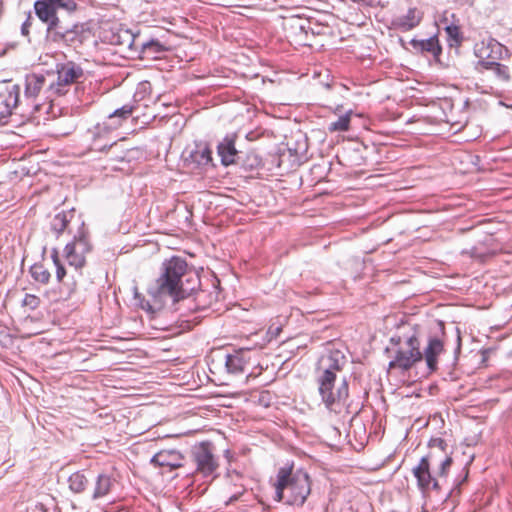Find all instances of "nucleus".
<instances>
[{"label":"nucleus","mask_w":512,"mask_h":512,"mask_svg":"<svg viewBox=\"0 0 512 512\" xmlns=\"http://www.w3.org/2000/svg\"><path fill=\"white\" fill-rule=\"evenodd\" d=\"M187 269L186 261L180 257H172L162 263L160 276L148 287V294L155 305L161 306L167 299L178 302L196 292L200 279Z\"/></svg>","instance_id":"obj_1"},{"label":"nucleus","mask_w":512,"mask_h":512,"mask_svg":"<svg viewBox=\"0 0 512 512\" xmlns=\"http://www.w3.org/2000/svg\"><path fill=\"white\" fill-rule=\"evenodd\" d=\"M310 492V478L306 472L297 470L292 473L290 469H279L275 484V500L288 505L302 506Z\"/></svg>","instance_id":"obj_2"},{"label":"nucleus","mask_w":512,"mask_h":512,"mask_svg":"<svg viewBox=\"0 0 512 512\" xmlns=\"http://www.w3.org/2000/svg\"><path fill=\"white\" fill-rule=\"evenodd\" d=\"M133 111V107L130 105H124L123 107L115 110L111 113L106 120L101 123H97L92 129L88 131L92 138V149L96 151H104L106 148H111L115 145V142L105 141L103 144L101 140H106L108 135L115 129H117L123 120H126Z\"/></svg>","instance_id":"obj_3"},{"label":"nucleus","mask_w":512,"mask_h":512,"mask_svg":"<svg viewBox=\"0 0 512 512\" xmlns=\"http://www.w3.org/2000/svg\"><path fill=\"white\" fill-rule=\"evenodd\" d=\"M318 393L322 403L330 412L340 413L348 398L349 390L345 379L336 382V379L316 378Z\"/></svg>","instance_id":"obj_4"},{"label":"nucleus","mask_w":512,"mask_h":512,"mask_svg":"<svg viewBox=\"0 0 512 512\" xmlns=\"http://www.w3.org/2000/svg\"><path fill=\"white\" fill-rule=\"evenodd\" d=\"M397 344L398 350L395 357L389 363L390 369H400L402 371L409 370L415 363L423 359L420 350V341L415 335L407 337L403 342L399 339Z\"/></svg>","instance_id":"obj_5"},{"label":"nucleus","mask_w":512,"mask_h":512,"mask_svg":"<svg viewBox=\"0 0 512 512\" xmlns=\"http://www.w3.org/2000/svg\"><path fill=\"white\" fill-rule=\"evenodd\" d=\"M56 73L57 79L48 85V90L58 96L66 94L68 88L79 83L85 75L82 67L73 61L57 64Z\"/></svg>","instance_id":"obj_6"},{"label":"nucleus","mask_w":512,"mask_h":512,"mask_svg":"<svg viewBox=\"0 0 512 512\" xmlns=\"http://www.w3.org/2000/svg\"><path fill=\"white\" fill-rule=\"evenodd\" d=\"M434 465L438 466L437 455L432 453L422 457L419 463L412 469L413 476L417 480V486L423 493L430 490L439 491L441 488V485L437 480V477H441L437 475V471L435 472V475H432L431 473V466Z\"/></svg>","instance_id":"obj_7"},{"label":"nucleus","mask_w":512,"mask_h":512,"mask_svg":"<svg viewBox=\"0 0 512 512\" xmlns=\"http://www.w3.org/2000/svg\"><path fill=\"white\" fill-rule=\"evenodd\" d=\"M504 51L505 47L491 37L477 42L474 46V54L478 58L476 70L482 72L483 68L498 62Z\"/></svg>","instance_id":"obj_8"},{"label":"nucleus","mask_w":512,"mask_h":512,"mask_svg":"<svg viewBox=\"0 0 512 512\" xmlns=\"http://www.w3.org/2000/svg\"><path fill=\"white\" fill-rule=\"evenodd\" d=\"M89 251L90 243L84 229V223H82L80 231L74 236L73 241L66 244L64 255L70 266L80 269L84 266L85 256Z\"/></svg>","instance_id":"obj_9"},{"label":"nucleus","mask_w":512,"mask_h":512,"mask_svg":"<svg viewBox=\"0 0 512 512\" xmlns=\"http://www.w3.org/2000/svg\"><path fill=\"white\" fill-rule=\"evenodd\" d=\"M193 460L197 466V472L203 476H213L218 469V462L213 454V447L209 442H201L193 447Z\"/></svg>","instance_id":"obj_10"},{"label":"nucleus","mask_w":512,"mask_h":512,"mask_svg":"<svg viewBox=\"0 0 512 512\" xmlns=\"http://www.w3.org/2000/svg\"><path fill=\"white\" fill-rule=\"evenodd\" d=\"M345 363V356L339 350L323 354L318 360L316 378L337 379V372L342 370Z\"/></svg>","instance_id":"obj_11"},{"label":"nucleus","mask_w":512,"mask_h":512,"mask_svg":"<svg viewBox=\"0 0 512 512\" xmlns=\"http://www.w3.org/2000/svg\"><path fill=\"white\" fill-rule=\"evenodd\" d=\"M45 41L46 44L50 46L72 47L81 43V34L77 25L72 28H63L59 25L53 31H50V33H46Z\"/></svg>","instance_id":"obj_12"},{"label":"nucleus","mask_w":512,"mask_h":512,"mask_svg":"<svg viewBox=\"0 0 512 512\" xmlns=\"http://www.w3.org/2000/svg\"><path fill=\"white\" fill-rule=\"evenodd\" d=\"M429 453H434L437 455V463H438V469H437V475H439L441 478H446L448 471L452 465V457L450 453H448L447 448L448 445L442 438H432L429 441Z\"/></svg>","instance_id":"obj_13"},{"label":"nucleus","mask_w":512,"mask_h":512,"mask_svg":"<svg viewBox=\"0 0 512 512\" xmlns=\"http://www.w3.org/2000/svg\"><path fill=\"white\" fill-rule=\"evenodd\" d=\"M20 95V87L16 84L0 86V123L4 122L16 108Z\"/></svg>","instance_id":"obj_14"},{"label":"nucleus","mask_w":512,"mask_h":512,"mask_svg":"<svg viewBox=\"0 0 512 512\" xmlns=\"http://www.w3.org/2000/svg\"><path fill=\"white\" fill-rule=\"evenodd\" d=\"M33 7L38 19L47 25L46 33H50V31H53L60 25V19L57 15V10L60 9L58 5L43 0H37L34 2Z\"/></svg>","instance_id":"obj_15"},{"label":"nucleus","mask_w":512,"mask_h":512,"mask_svg":"<svg viewBox=\"0 0 512 512\" xmlns=\"http://www.w3.org/2000/svg\"><path fill=\"white\" fill-rule=\"evenodd\" d=\"M444 351L443 342L437 337L429 338L428 345L422 352L426 361L429 373L436 371L438 365V356Z\"/></svg>","instance_id":"obj_16"},{"label":"nucleus","mask_w":512,"mask_h":512,"mask_svg":"<svg viewBox=\"0 0 512 512\" xmlns=\"http://www.w3.org/2000/svg\"><path fill=\"white\" fill-rule=\"evenodd\" d=\"M183 456L179 451L176 450H162L156 453L151 463L159 467H169L171 470L180 468L182 464Z\"/></svg>","instance_id":"obj_17"},{"label":"nucleus","mask_w":512,"mask_h":512,"mask_svg":"<svg viewBox=\"0 0 512 512\" xmlns=\"http://www.w3.org/2000/svg\"><path fill=\"white\" fill-rule=\"evenodd\" d=\"M248 353L249 349H239L232 354H227L225 360L227 371L235 375L243 373L249 360Z\"/></svg>","instance_id":"obj_18"},{"label":"nucleus","mask_w":512,"mask_h":512,"mask_svg":"<svg viewBox=\"0 0 512 512\" xmlns=\"http://www.w3.org/2000/svg\"><path fill=\"white\" fill-rule=\"evenodd\" d=\"M116 480L107 473H100L94 482L92 499L98 500L107 497L115 487Z\"/></svg>","instance_id":"obj_19"},{"label":"nucleus","mask_w":512,"mask_h":512,"mask_svg":"<svg viewBox=\"0 0 512 512\" xmlns=\"http://www.w3.org/2000/svg\"><path fill=\"white\" fill-rule=\"evenodd\" d=\"M422 19V14L416 8H410L405 15L396 17L392 24L403 32L410 31L417 27Z\"/></svg>","instance_id":"obj_20"},{"label":"nucleus","mask_w":512,"mask_h":512,"mask_svg":"<svg viewBox=\"0 0 512 512\" xmlns=\"http://www.w3.org/2000/svg\"><path fill=\"white\" fill-rule=\"evenodd\" d=\"M217 150L223 165L228 166L236 162L238 151L235 148V142L232 138H224L223 141L218 144Z\"/></svg>","instance_id":"obj_21"},{"label":"nucleus","mask_w":512,"mask_h":512,"mask_svg":"<svg viewBox=\"0 0 512 512\" xmlns=\"http://www.w3.org/2000/svg\"><path fill=\"white\" fill-rule=\"evenodd\" d=\"M46 83V78L42 74H30L25 78V96L35 98Z\"/></svg>","instance_id":"obj_22"},{"label":"nucleus","mask_w":512,"mask_h":512,"mask_svg":"<svg viewBox=\"0 0 512 512\" xmlns=\"http://www.w3.org/2000/svg\"><path fill=\"white\" fill-rule=\"evenodd\" d=\"M410 43L415 50L420 52H429L434 57H438L442 52L441 46L439 45V41L436 37H430L424 40L412 39Z\"/></svg>","instance_id":"obj_23"},{"label":"nucleus","mask_w":512,"mask_h":512,"mask_svg":"<svg viewBox=\"0 0 512 512\" xmlns=\"http://www.w3.org/2000/svg\"><path fill=\"white\" fill-rule=\"evenodd\" d=\"M483 70L490 71L498 83H507L510 80V72L508 67L499 62H494V64L483 68Z\"/></svg>","instance_id":"obj_24"},{"label":"nucleus","mask_w":512,"mask_h":512,"mask_svg":"<svg viewBox=\"0 0 512 512\" xmlns=\"http://www.w3.org/2000/svg\"><path fill=\"white\" fill-rule=\"evenodd\" d=\"M118 44L126 46L130 50H139L141 38L138 35L133 34L129 30H122L118 35Z\"/></svg>","instance_id":"obj_25"},{"label":"nucleus","mask_w":512,"mask_h":512,"mask_svg":"<svg viewBox=\"0 0 512 512\" xmlns=\"http://www.w3.org/2000/svg\"><path fill=\"white\" fill-rule=\"evenodd\" d=\"M68 483H69V488L71 491H73L74 493H81L86 489L87 484H88V479L82 472L78 471V472L73 473L69 477Z\"/></svg>","instance_id":"obj_26"},{"label":"nucleus","mask_w":512,"mask_h":512,"mask_svg":"<svg viewBox=\"0 0 512 512\" xmlns=\"http://www.w3.org/2000/svg\"><path fill=\"white\" fill-rule=\"evenodd\" d=\"M139 49L143 54L142 57H148L163 52L164 46L157 40L143 41L141 39Z\"/></svg>","instance_id":"obj_27"},{"label":"nucleus","mask_w":512,"mask_h":512,"mask_svg":"<svg viewBox=\"0 0 512 512\" xmlns=\"http://www.w3.org/2000/svg\"><path fill=\"white\" fill-rule=\"evenodd\" d=\"M352 110L347 111L344 115H341L336 121H332L328 125L330 132H344L350 127Z\"/></svg>","instance_id":"obj_28"},{"label":"nucleus","mask_w":512,"mask_h":512,"mask_svg":"<svg viewBox=\"0 0 512 512\" xmlns=\"http://www.w3.org/2000/svg\"><path fill=\"white\" fill-rule=\"evenodd\" d=\"M33 279L42 284H47L50 279V272L42 264H34L30 268Z\"/></svg>","instance_id":"obj_29"},{"label":"nucleus","mask_w":512,"mask_h":512,"mask_svg":"<svg viewBox=\"0 0 512 512\" xmlns=\"http://www.w3.org/2000/svg\"><path fill=\"white\" fill-rule=\"evenodd\" d=\"M191 157L198 165H207L212 160L211 150L206 146L192 152Z\"/></svg>","instance_id":"obj_30"},{"label":"nucleus","mask_w":512,"mask_h":512,"mask_svg":"<svg viewBox=\"0 0 512 512\" xmlns=\"http://www.w3.org/2000/svg\"><path fill=\"white\" fill-rule=\"evenodd\" d=\"M68 223H69V219L67 218V214L66 213H58L53 218V220L51 222V227L57 234H60L67 228Z\"/></svg>","instance_id":"obj_31"},{"label":"nucleus","mask_w":512,"mask_h":512,"mask_svg":"<svg viewBox=\"0 0 512 512\" xmlns=\"http://www.w3.org/2000/svg\"><path fill=\"white\" fill-rule=\"evenodd\" d=\"M51 258L53 260L54 265L56 266V278L58 281H62L64 276L66 275V270L60 262L58 250L56 248L52 250Z\"/></svg>","instance_id":"obj_32"},{"label":"nucleus","mask_w":512,"mask_h":512,"mask_svg":"<svg viewBox=\"0 0 512 512\" xmlns=\"http://www.w3.org/2000/svg\"><path fill=\"white\" fill-rule=\"evenodd\" d=\"M23 306L29 307L30 309L34 310L39 307L40 305V299L32 294H26L23 301Z\"/></svg>","instance_id":"obj_33"},{"label":"nucleus","mask_w":512,"mask_h":512,"mask_svg":"<svg viewBox=\"0 0 512 512\" xmlns=\"http://www.w3.org/2000/svg\"><path fill=\"white\" fill-rule=\"evenodd\" d=\"M445 31L447 32L448 36L456 41L460 39V32L459 27L454 24H449L445 26Z\"/></svg>","instance_id":"obj_34"},{"label":"nucleus","mask_w":512,"mask_h":512,"mask_svg":"<svg viewBox=\"0 0 512 512\" xmlns=\"http://www.w3.org/2000/svg\"><path fill=\"white\" fill-rule=\"evenodd\" d=\"M32 21H33V17L31 15V12H29L28 15H27L26 20L24 21V23L22 24V27H21L22 35H24V36H28L29 35V29H30V27L32 25Z\"/></svg>","instance_id":"obj_35"},{"label":"nucleus","mask_w":512,"mask_h":512,"mask_svg":"<svg viewBox=\"0 0 512 512\" xmlns=\"http://www.w3.org/2000/svg\"><path fill=\"white\" fill-rule=\"evenodd\" d=\"M245 489L242 485L236 486V490L232 492L231 496L229 497L227 503H232L237 501L240 496L244 493Z\"/></svg>","instance_id":"obj_36"},{"label":"nucleus","mask_w":512,"mask_h":512,"mask_svg":"<svg viewBox=\"0 0 512 512\" xmlns=\"http://www.w3.org/2000/svg\"><path fill=\"white\" fill-rule=\"evenodd\" d=\"M140 305L142 309L153 312V306L148 301H142Z\"/></svg>","instance_id":"obj_37"},{"label":"nucleus","mask_w":512,"mask_h":512,"mask_svg":"<svg viewBox=\"0 0 512 512\" xmlns=\"http://www.w3.org/2000/svg\"><path fill=\"white\" fill-rule=\"evenodd\" d=\"M439 326H440V329L443 331V329H444L443 322H439Z\"/></svg>","instance_id":"obj_38"}]
</instances>
